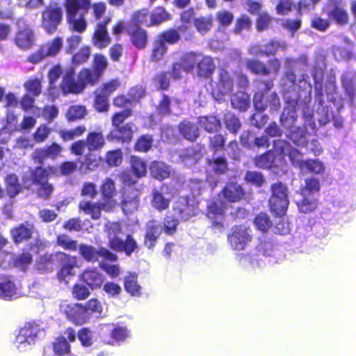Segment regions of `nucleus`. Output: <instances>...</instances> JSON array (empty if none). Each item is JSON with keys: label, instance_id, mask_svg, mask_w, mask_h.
Wrapping results in <instances>:
<instances>
[{"label": "nucleus", "instance_id": "obj_46", "mask_svg": "<svg viewBox=\"0 0 356 356\" xmlns=\"http://www.w3.org/2000/svg\"><path fill=\"white\" fill-rule=\"evenodd\" d=\"M227 163L224 157H216L208 160V170L216 175H222L227 170Z\"/></svg>", "mask_w": 356, "mask_h": 356}, {"label": "nucleus", "instance_id": "obj_18", "mask_svg": "<svg viewBox=\"0 0 356 356\" xmlns=\"http://www.w3.org/2000/svg\"><path fill=\"white\" fill-rule=\"evenodd\" d=\"M272 244L270 243H261L259 249L251 255H238V260L244 266L250 264L253 267L261 266L260 261L263 257L270 255Z\"/></svg>", "mask_w": 356, "mask_h": 356}, {"label": "nucleus", "instance_id": "obj_15", "mask_svg": "<svg viewBox=\"0 0 356 356\" xmlns=\"http://www.w3.org/2000/svg\"><path fill=\"white\" fill-rule=\"evenodd\" d=\"M60 307L62 311L66 314L67 318L76 324L82 325L89 318L88 312L82 305L63 303Z\"/></svg>", "mask_w": 356, "mask_h": 356}, {"label": "nucleus", "instance_id": "obj_13", "mask_svg": "<svg viewBox=\"0 0 356 356\" xmlns=\"http://www.w3.org/2000/svg\"><path fill=\"white\" fill-rule=\"evenodd\" d=\"M250 230L244 226H234L228 235V241L234 250H242L251 241Z\"/></svg>", "mask_w": 356, "mask_h": 356}, {"label": "nucleus", "instance_id": "obj_34", "mask_svg": "<svg viewBox=\"0 0 356 356\" xmlns=\"http://www.w3.org/2000/svg\"><path fill=\"white\" fill-rule=\"evenodd\" d=\"M134 128V124L128 123L120 127H115V129L111 132V137L118 140L127 142L132 138Z\"/></svg>", "mask_w": 356, "mask_h": 356}, {"label": "nucleus", "instance_id": "obj_39", "mask_svg": "<svg viewBox=\"0 0 356 356\" xmlns=\"http://www.w3.org/2000/svg\"><path fill=\"white\" fill-rule=\"evenodd\" d=\"M325 170V165L318 159L306 160L303 163L301 170L302 173H314L316 175H322Z\"/></svg>", "mask_w": 356, "mask_h": 356}, {"label": "nucleus", "instance_id": "obj_12", "mask_svg": "<svg viewBox=\"0 0 356 356\" xmlns=\"http://www.w3.org/2000/svg\"><path fill=\"white\" fill-rule=\"evenodd\" d=\"M274 150L280 154L282 161L285 156H288L293 165L298 168L301 171L303 163L305 162L302 159V154L298 150L292 147L288 142L283 140H275Z\"/></svg>", "mask_w": 356, "mask_h": 356}, {"label": "nucleus", "instance_id": "obj_51", "mask_svg": "<svg viewBox=\"0 0 356 356\" xmlns=\"http://www.w3.org/2000/svg\"><path fill=\"white\" fill-rule=\"evenodd\" d=\"M130 163L131 169L138 178L143 177L146 175L147 163L142 159L132 156Z\"/></svg>", "mask_w": 356, "mask_h": 356}, {"label": "nucleus", "instance_id": "obj_5", "mask_svg": "<svg viewBox=\"0 0 356 356\" xmlns=\"http://www.w3.org/2000/svg\"><path fill=\"white\" fill-rule=\"evenodd\" d=\"M234 80L233 75L225 69H220L211 94L216 101L222 102L233 92Z\"/></svg>", "mask_w": 356, "mask_h": 356}, {"label": "nucleus", "instance_id": "obj_29", "mask_svg": "<svg viewBox=\"0 0 356 356\" xmlns=\"http://www.w3.org/2000/svg\"><path fill=\"white\" fill-rule=\"evenodd\" d=\"M161 232L162 227L156 221H149L147 224V230L145 238V245L149 248L153 247Z\"/></svg>", "mask_w": 356, "mask_h": 356}, {"label": "nucleus", "instance_id": "obj_2", "mask_svg": "<svg viewBox=\"0 0 356 356\" xmlns=\"http://www.w3.org/2000/svg\"><path fill=\"white\" fill-rule=\"evenodd\" d=\"M254 106L258 111L251 117V123L257 128L263 127L268 122V118L262 113L268 106L270 111H276L280 107V99L277 94L273 92L267 99H264V93L258 91L254 95Z\"/></svg>", "mask_w": 356, "mask_h": 356}, {"label": "nucleus", "instance_id": "obj_41", "mask_svg": "<svg viewBox=\"0 0 356 356\" xmlns=\"http://www.w3.org/2000/svg\"><path fill=\"white\" fill-rule=\"evenodd\" d=\"M201 58V54L196 52H189L184 54L181 57V61L183 64V71L191 72L195 67H197L198 60Z\"/></svg>", "mask_w": 356, "mask_h": 356}, {"label": "nucleus", "instance_id": "obj_25", "mask_svg": "<svg viewBox=\"0 0 356 356\" xmlns=\"http://www.w3.org/2000/svg\"><path fill=\"white\" fill-rule=\"evenodd\" d=\"M17 288L10 277L0 275V298L11 300L17 297Z\"/></svg>", "mask_w": 356, "mask_h": 356}, {"label": "nucleus", "instance_id": "obj_31", "mask_svg": "<svg viewBox=\"0 0 356 356\" xmlns=\"http://www.w3.org/2000/svg\"><path fill=\"white\" fill-rule=\"evenodd\" d=\"M81 279L92 289L100 287L104 281L103 275L95 269L85 270L81 275Z\"/></svg>", "mask_w": 356, "mask_h": 356}, {"label": "nucleus", "instance_id": "obj_53", "mask_svg": "<svg viewBox=\"0 0 356 356\" xmlns=\"http://www.w3.org/2000/svg\"><path fill=\"white\" fill-rule=\"evenodd\" d=\"M170 18V15L162 8L159 7L154 9L150 15V24L153 25H159L162 22L168 20Z\"/></svg>", "mask_w": 356, "mask_h": 356}, {"label": "nucleus", "instance_id": "obj_64", "mask_svg": "<svg viewBox=\"0 0 356 356\" xmlns=\"http://www.w3.org/2000/svg\"><path fill=\"white\" fill-rule=\"evenodd\" d=\"M152 141L150 135H143L138 139L135 148L137 151L146 152L152 147Z\"/></svg>", "mask_w": 356, "mask_h": 356}, {"label": "nucleus", "instance_id": "obj_26", "mask_svg": "<svg viewBox=\"0 0 356 356\" xmlns=\"http://www.w3.org/2000/svg\"><path fill=\"white\" fill-rule=\"evenodd\" d=\"M323 13H325L330 19L335 21L337 24L345 25L348 22V13L339 6L327 4L323 8Z\"/></svg>", "mask_w": 356, "mask_h": 356}, {"label": "nucleus", "instance_id": "obj_28", "mask_svg": "<svg viewBox=\"0 0 356 356\" xmlns=\"http://www.w3.org/2000/svg\"><path fill=\"white\" fill-rule=\"evenodd\" d=\"M43 332V330L35 323H26L24 327V343L33 344Z\"/></svg>", "mask_w": 356, "mask_h": 356}, {"label": "nucleus", "instance_id": "obj_4", "mask_svg": "<svg viewBox=\"0 0 356 356\" xmlns=\"http://www.w3.org/2000/svg\"><path fill=\"white\" fill-rule=\"evenodd\" d=\"M108 236L111 248L118 252H124L127 255H131L137 248L136 241L127 235L123 240V233L120 225L118 222L111 223L108 226Z\"/></svg>", "mask_w": 356, "mask_h": 356}, {"label": "nucleus", "instance_id": "obj_44", "mask_svg": "<svg viewBox=\"0 0 356 356\" xmlns=\"http://www.w3.org/2000/svg\"><path fill=\"white\" fill-rule=\"evenodd\" d=\"M4 101L5 106L7 108V122L8 124H14L16 115L11 109L17 106L18 104L17 98L14 94L8 93L6 95ZM12 127L13 126L10 125V128H12Z\"/></svg>", "mask_w": 356, "mask_h": 356}, {"label": "nucleus", "instance_id": "obj_8", "mask_svg": "<svg viewBox=\"0 0 356 356\" xmlns=\"http://www.w3.org/2000/svg\"><path fill=\"white\" fill-rule=\"evenodd\" d=\"M55 260L60 261L62 268L58 273L57 277L60 281L65 280L66 277L72 273V270L76 264V259L74 257H71L63 252H58L54 255L47 254L40 258V262L45 266L39 267L40 269H45L48 268L49 264Z\"/></svg>", "mask_w": 356, "mask_h": 356}, {"label": "nucleus", "instance_id": "obj_57", "mask_svg": "<svg viewBox=\"0 0 356 356\" xmlns=\"http://www.w3.org/2000/svg\"><path fill=\"white\" fill-rule=\"evenodd\" d=\"M132 22L136 26L138 25L152 26V24H150V15L147 9L136 12L133 15Z\"/></svg>", "mask_w": 356, "mask_h": 356}, {"label": "nucleus", "instance_id": "obj_50", "mask_svg": "<svg viewBox=\"0 0 356 356\" xmlns=\"http://www.w3.org/2000/svg\"><path fill=\"white\" fill-rule=\"evenodd\" d=\"M124 288L132 296H138L141 293V287L138 284L135 275L131 274L124 278Z\"/></svg>", "mask_w": 356, "mask_h": 356}, {"label": "nucleus", "instance_id": "obj_6", "mask_svg": "<svg viewBox=\"0 0 356 356\" xmlns=\"http://www.w3.org/2000/svg\"><path fill=\"white\" fill-rule=\"evenodd\" d=\"M303 118L307 131L299 127H294V128L288 130L289 133L287 136L298 146H304L306 145L307 133L312 134H314L316 131V123L309 108H307L303 111Z\"/></svg>", "mask_w": 356, "mask_h": 356}, {"label": "nucleus", "instance_id": "obj_45", "mask_svg": "<svg viewBox=\"0 0 356 356\" xmlns=\"http://www.w3.org/2000/svg\"><path fill=\"white\" fill-rule=\"evenodd\" d=\"M24 239L25 238H33L35 243L33 246L31 248V250L34 252H37L38 250V243L39 241L38 240V234L35 231L33 219L26 220L25 223H24Z\"/></svg>", "mask_w": 356, "mask_h": 356}, {"label": "nucleus", "instance_id": "obj_43", "mask_svg": "<svg viewBox=\"0 0 356 356\" xmlns=\"http://www.w3.org/2000/svg\"><path fill=\"white\" fill-rule=\"evenodd\" d=\"M86 142L89 151H95L101 149L105 144L104 138L101 132L90 133Z\"/></svg>", "mask_w": 356, "mask_h": 356}, {"label": "nucleus", "instance_id": "obj_56", "mask_svg": "<svg viewBox=\"0 0 356 356\" xmlns=\"http://www.w3.org/2000/svg\"><path fill=\"white\" fill-rule=\"evenodd\" d=\"M279 49L285 50L286 49V44L283 41L270 40L264 45V56H273L277 53Z\"/></svg>", "mask_w": 356, "mask_h": 356}, {"label": "nucleus", "instance_id": "obj_47", "mask_svg": "<svg viewBox=\"0 0 356 356\" xmlns=\"http://www.w3.org/2000/svg\"><path fill=\"white\" fill-rule=\"evenodd\" d=\"M199 124L208 132H215L220 128V122L215 116L200 117Z\"/></svg>", "mask_w": 356, "mask_h": 356}, {"label": "nucleus", "instance_id": "obj_52", "mask_svg": "<svg viewBox=\"0 0 356 356\" xmlns=\"http://www.w3.org/2000/svg\"><path fill=\"white\" fill-rule=\"evenodd\" d=\"M223 120L226 129L230 133H237L241 127L240 120L232 113H227L224 116Z\"/></svg>", "mask_w": 356, "mask_h": 356}, {"label": "nucleus", "instance_id": "obj_35", "mask_svg": "<svg viewBox=\"0 0 356 356\" xmlns=\"http://www.w3.org/2000/svg\"><path fill=\"white\" fill-rule=\"evenodd\" d=\"M232 106L234 108L241 111H245L250 104V98L248 94L244 92H238L231 97Z\"/></svg>", "mask_w": 356, "mask_h": 356}, {"label": "nucleus", "instance_id": "obj_3", "mask_svg": "<svg viewBox=\"0 0 356 356\" xmlns=\"http://www.w3.org/2000/svg\"><path fill=\"white\" fill-rule=\"evenodd\" d=\"M99 73L88 69L81 70L76 81L72 74H66L62 81L60 87L63 93H80L87 84H94L99 79Z\"/></svg>", "mask_w": 356, "mask_h": 356}, {"label": "nucleus", "instance_id": "obj_36", "mask_svg": "<svg viewBox=\"0 0 356 356\" xmlns=\"http://www.w3.org/2000/svg\"><path fill=\"white\" fill-rule=\"evenodd\" d=\"M296 203L299 210L305 213L313 211L317 207V200L314 195H302Z\"/></svg>", "mask_w": 356, "mask_h": 356}, {"label": "nucleus", "instance_id": "obj_20", "mask_svg": "<svg viewBox=\"0 0 356 356\" xmlns=\"http://www.w3.org/2000/svg\"><path fill=\"white\" fill-rule=\"evenodd\" d=\"M27 94L24 95V111H28L33 106L34 97L41 93V82L38 79L33 78L28 80L24 85Z\"/></svg>", "mask_w": 356, "mask_h": 356}, {"label": "nucleus", "instance_id": "obj_54", "mask_svg": "<svg viewBox=\"0 0 356 356\" xmlns=\"http://www.w3.org/2000/svg\"><path fill=\"white\" fill-rule=\"evenodd\" d=\"M7 191L10 197L17 195L21 189L18 178L15 174H10L6 178Z\"/></svg>", "mask_w": 356, "mask_h": 356}, {"label": "nucleus", "instance_id": "obj_7", "mask_svg": "<svg viewBox=\"0 0 356 356\" xmlns=\"http://www.w3.org/2000/svg\"><path fill=\"white\" fill-rule=\"evenodd\" d=\"M283 96L286 104L284 111L280 116V123L287 131L294 128L297 119L296 107L298 104L299 95L296 91H283Z\"/></svg>", "mask_w": 356, "mask_h": 356}, {"label": "nucleus", "instance_id": "obj_42", "mask_svg": "<svg viewBox=\"0 0 356 356\" xmlns=\"http://www.w3.org/2000/svg\"><path fill=\"white\" fill-rule=\"evenodd\" d=\"M63 39L57 37L41 45V47L47 57H54L59 53L63 47Z\"/></svg>", "mask_w": 356, "mask_h": 356}, {"label": "nucleus", "instance_id": "obj_55", "mask_svg": "<svg viewBox=\"0 0 356 356\" xmlns=\"http://www.w3.org/2000/svg\"><path fill=\"white\" fill-rule=\"evenodd\" d=\"M167 51V47L161 40L157 38L153 44L151 60L153 61L160 60Z\"/></svg>", "mask_w": 356, "mask_h": 356}, {"label": "nucleus", "instance_id": "obj_40", "mask_svg": "<svg viewBox=\"0 0 356 356\" xmlns=\"http://www.w3.org/2000/svg\"><path fill=\"white\" fill-rule=\"evenodd\" d=\"M342 86L346 90L351 101L355 96L356 73L346 72L341 76Z\"/></svg>", "mask_w": 356, "mask_h": 356}, {"label": "nucleus", "instance_id": "obj_9", "mask_svg": "<svg viewBox=\"0 0 356 356\" xmlns=\"http://www.w3.org/2000/svg\"><path fill=\"white\" fill-rule=\"evenodd\" d=\"M272 195L269 200L270 209L277 215H282L289 206L287 187L278 182L271 186Z\"/></svg>", "mask_w": 356, "mask_h": 356}, {"label": "nucleus", "instance_id": "obj_61", "mask_svg": "<svg viewBox=\"0 0 356 356\" xmlns=\"http://www.w3.org/2000/svg\"><path fill=\"white\" fill-rule=\"evenodd\" d=\"M86 113V108L83 106H70L67 112V118L68 120L73 121L78 119L83 118Z\"/></svg>", "mask_w": 356, "mask_h": 356}, {"label": "nucleus", "instance_id": "obj_21", "mask_svg": "<svg viewBox=\"0 0 356 356\" xmlns=\"http://www.w3.org/2000/svg\"><path fill=\"white\" fill-rule=\"evenodd\" d=\"M255 164L261 168H270L273 166H278L282 164V159L280 153L274 149L269 150L265 154L256 157Z\"/></svg>", "mask_w": 356, "mask_h": 356}, {"label": "nucleus", "instance_id": "obj_63", "mask_svg": "<svg viewBox=\"0 0 356 356\" xmlns=\"http://www.w3.org/2000/svg\"><path fill=\"white\" fill-rule=\"evenodd\" d=\"M216 17L217 22L222 27L229 26L234 19L233 14L231 12L225 10H219L217 12Z\"/></svg>", "mask_w": 356, "mask_h": 356}, {"label": "nucleus", "instance_id": "obj_30", "mask_svg": "<svg viewBox=\"0 0 356 356\" xmlns=\"http://www.w3.org/2000/svg\"><path fill=\"white\" fill-rule=\"evenodd\" d=\"M151 175L158 179L163 180L171 175V169L169 165L161 161H152L149 165Z\"/></svg>", "mask_w": 356, "mask_h": 356}, {"label": "nucleus", "instance_id": "obj_1", "mask_svg": "<svg viewBox=\"0 0 356 356\" xmlns=\"http://www.w3.org/2000/svg\"><path fill=\"white\" fill-rule=\"evenodd\" d=\"M67 20L70 29L77 33H83L88 26L85 19L90 8L88 0H67Z\"/></svg>", "mask_w": 356, "mask_h": 356}, {"label": "nucleus", "instance_id": "obj_58", "mask_svg": "<svg viewBox=\"0 0 356 356\" xmlns=\"http://www.w3.org/2000/svg\"><path fill=\"white\" fill-rule=\"evenodd\" d=\"M79 208L86 213L91 215L93 219L96 220L100 217L101 209L99 207L91 203L90 202H81L79 204Z\"/></svg>", "mask_w": 356, "mask_h": 356}, {"label": "nucleus", "instance_id": "obj_32", "mask_svg": "<svg viewBox=\"0 0 356 356\" xmlns=\"http://www.w3.org/2000/svg\"><path fill=\"white\" fill-rule=\"evenodd\" d=\"M222 194L228 202H235L241 200L243 195V191L239 184L231 182L225 186Z\"/></svg>", "mask_w": 356, "mask_h": 356}, {"label": "nucleus", "instance_id": "obj_17", "mask_svg": "<svg viewBox=\"0 0 356 356\" xmlns=\"http://www.w3.org/2000/svg\"><path fill=\"white\" fill-rule=\"evenodd\" d=\"M173 211L175 213L183 220H188L197 214V209L194 201L187 197H181L175 202Z\"/></svg>", "mask_w": 356, "mask_h": 356}, {"label": "nucleus", "instance_id": "obj_23", "mask_svg": "<svg viewBox=\"0 0 356 356\" xmlns=\"http://www.w3.org/2000/svg\"><path fill=\"white\" fill-rule=\"evenodd\" d=\"M62 147L54 143L47 147L36 149L33 153V159L35 162L40 164L47 158L55 159L62 152Z\"/></svg>", "mask_w": 356, "mask_h": 356}, {"label": "nucleus", "instance_id": "obj_22", "mask_svg": "<svg viewBox=\"0 0 356 356\" xmlns=\"http://www.w3.org/2000/svg\"><path fill=\"white\" fill-rule=\"evenodd\" d=\"M225 204L222 201H212L207 204V217L216 225H222Z\"/></svg>", "mask_w": 356, "mask_h": 356}, {"label": "nucleus", "instance_id": "obj_27", "mask_svg": "<svg viewBox=\"0 0 356 356\" xmlns=\"http://www.w3.org/2000/svg\"><path fill=\"white\" fill-rule=\"evenodd\" d=\"M216 65L210 56H203L201 54V58L198 60L196 72L200 77L209 78L213 73Z\"/></svg>", "mask_w": 356, "mask_h": 356}, {"label": "nucleus", "instance_id": "obj_33", "mask_svg": "<svg viewBox=\"0 0 356 356\" xmlns=\"http://www.w3.org/2000/svg\"><path fill=\"white\" fill-rule=\"evenodd\" d=\"M129 33L133 44L139 49H143L146 47L147 41V32L138 26L130 28Z\"/></svg>", "mask_w": 356, "mask_h": 356}, {"label": "nucleus", "instance_id": "obj_59", "mask_svg": "<svg viewBox=\"0 0 356 356\" xmlns=\"http://www.w3.org/2000/svg\"><path fill=\"white\" fill-rule=\"evenodd\" d=\"M212 22L213 19L211 17H199L195 19V26L198 31V32H200L202 34H205L211 29Z\"/></svg>", "mask_w": 356, "mask_h": 356}, {"label": "nucleus", "instance_id": "obj_60", "mask_svg": "<svg viewBox=\"0 0 356 356\" xmlns=\"http://www.w3.org/2000/svg\"><path fill=\"white\" fill-rule=\"evenodd\" d=\"M104 90H97L95 92V107L99 112L108 110V97L103 94Z\"/></svg>", "mask_w": 356, "mask_h": 356}, {"label": "nucleus", "instance_id": "obj_16", "mask_svg": "<svg viewBox=\"0 0 356 356\" xmlns=\"http://www.w3.org/2000/svg\"><path fill=\"white\" fill-rule=\"evenodd\" d=\"M172 199V194L169 191L168 186H162L160 188H155L152 192L151 205L159 211H162L169 207Z\"/></svg>", "mask_w": 356, "mask_h": 356}, {"label": "nucleus", "instance_id": "obj_19", "mask_svg": "<svg viewBox=\"0 0 356 356\" xmlns=\"http://www.w3.org/2000/svg\"><path fill=\"white\" fill-rule=\"evenodd\" d=\"M109 21L110 19L108 18L102 22H99L96 26L92 38V43L98 49H104L111 42V39L106 29V24Z\"/></svg>", "mask_w": 356, "mask_h": 356}, {"label": "nucleus", "instance_id": "obj_14", "mask_svg": "<svg viewBox=\"0 0 356 356\" xmlns=\"http://www.w3.org/2000/svg\"><path fill=\"white\" fill-rule=\"evenodd\" d=\"M79 252L85 260L91 262L98 261L100 258L105 259L108 261H115L117 259V256L115 254L110 252L105 248H101L97 249L93 246L86 244L79 245Z\"/></svg>", "mask_w": 356, "mask_h": 356}, {"label": "nucleus", "instance_id": "obj_24", "mask_svg": "<svg viewBox=\"0 0 356 356\" xmlns=\"http://www.w3.org/2000/svg\"><path fill=\"white\" fill-rule=\"evenodd\" d=\"M296 60L291 58H286L284 60V65L287 68V72L284 77L282 79V90L296 91V75L292 71Z\"/></svg>", "mask_w": 356, "mask_h": 356}, {"label": "nucleus", "instance_id": "obj_37", "mask_svg": "<svg viewBox=\"0 0 356 356\" xmlns=\"http://www.w3.org/2000/svg\"><path fill=\"white\" fill-rule=\"evenodd\" d=\"M27 112L32 113L35 117L42 115L46 120L50 122L56 118L58 113V108L55 106H47L43 109L33 106L28 109Z\"/></svg>", "mask_w": 356, "mask_h": 356}, {"label": "nucleus", "instance_id": "obj_10", "mask_svg": "<svg viewBox=\"0 0 356 356\" xmlns=\"http://www.w3.org/2000/svg\"><path fill=\"white\" fill-rule=\"evenodd\" d=\"M63 19V10L57 5H49L42 13L41 26L48 33L53 34Z\"/></svg>", "mask_w": 356, "mask_h": 356}, {"label": "nucleus", "instance_id": "obj_48", "mask_svg": "<svg viewBox=\"0 0 356 356\" xmlns=\"http://www.w3.org/2000/svg\"><path fill=\"white\" fill-rule=\"evenodd\" d=\"M138 202L137 192L134 193L131 196L124 195L122 202L124 213L128 214L136 211L138 209Z\"/></svg>", "mask_w": 356, "mask_h": 356}, {"label": "nucleus", "instance_id": "obj_62", "mask_svg": "<svg viewBox=\"0 0 356 356\" xmlns=\"http://www.w3.org/2000/svg\"><path fill=\"white\" fill-rule=\"evenodd\" d=\"M319 189V181L316 178H309L305 180V186L301 189V193L302 195H314Z\"/></svg>", "mask_w": 356, "mask_h": 356}, {"label": "nucleus", "instance_id": "obj_49", "mask_svg": "<svg viewBox=\"0 0 356 356\" xmlns=\"http://www.w3.org/2000/svg\"><path fill=\"white\" fill-rule=\"evenodd\" d=\"M246 66L252 73L265 76L270 74V70L266 65L257 59L247 60Z\"/></svg>", "mask_w": 356, "mask_h": 356}, {"label": "nucleus", "instance_id": "obj_11", "mask_svg": "<svg viewBox=\"0 0 356 356\" xmlns=\"http://www.w3.org/2000/svg\"><path fill=\"white\" fill-rule=\"evenodd\" d=\"M323 70L322 68L315 70L313 73V78L315 82V90L318 95L319 105L316 109V114L318 115L317 120L321 125H325L332 118V113L328 109L327 107L323 106V101L321 99L323 96L322 84Z\"/></svg>", "mask_w": 356, "mask_h": 356}, {"label": "nucleus", "instance_id": "obj_38", "mask_svg": "<svg viewBox=\"0 0 356 356\" xmlns=\"http://www.w3.org/2000/svg\"><path fill=\"white\" fill-rule=\"evenodd\" d=\"M180 134L187 140L193 141L199 137L197 127L188 121H184L179 126Z\"/></svg>", "mask_w": 356, "mask_h": 356}]
</instances>
